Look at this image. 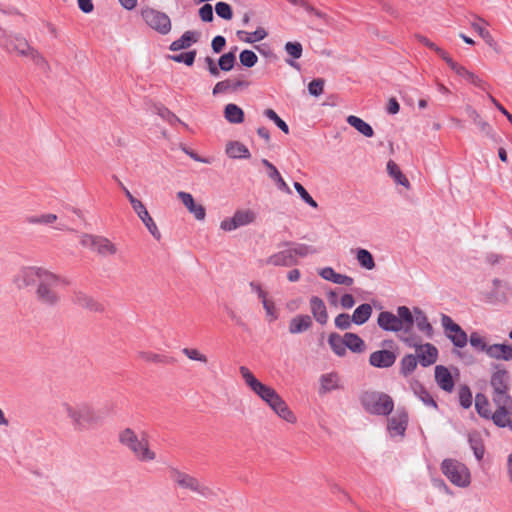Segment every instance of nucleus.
<instances>
[{
    "mask_svg": "<svg viewBox=\"0 0 512 512\" xmlns=\"http://www.w3.org/2000/svg\"><path fill=\"white\" fill-rule=\"evenodd\" d=\"M291 251L294 259L316 253V249L306 244H297L295 247L291 248Z\"/></svg>",
    "mask_w": 512,
    "mask_h": 512,
    "instance_id": "57",
    "label": "nucleus"
},
{
    "mask_svg": "<svg viewBox=\"0 0 512 512\" xmlns=\"http://www.w3.org/2000/svg\"><path fill=\"white\" fill-rule=\"evenodd\" d=\"M48 272L49 270L43 267H23L14 276L13 283L18 289H25L33 285H38Z\"/></svg>",
    "mask_w": 512,
    "mask_h": 512,
    "instance_id": "12",
    "label": "nucleus"
},
{
    "mask_svg": "<svg viewBox=\"0 0 512 512\" xmlns=\"http://www.w3.org/2000/svg\"><path fill=\"white\" fill-rule=\"evenodd\" d=\"M237 36L243 42L254 43L263 40L267 36V32L264 28L259 27L254 32L238 31Z\"/></svg>",
    "mask_w": 512,
    "mask_h": 512,
    "instance_id": "42",
    "label": "nucleus"
},
{
    "mask_svg": "<svg viewBox=\"0 0 512 512\" xmlns=\"http://www.w3.org/2000/svg\"><path fill=\"white\" fill-rule=\"evenodd\" d=\"M416 38L420 43H422L426 47L430 48L431 50L435 51L444 61H446L447 58L450 56L445 50L440 48L438 45H436L434 42L430 41L425 36L416 35Z\"/></svg>",
    "mask_w": 512,
    "mask_h": 512,
    "instance_id": "51",
    "label": "nucleus"
},
{
    "mask_svg": "<svg viewBox=\"0 0 512 512\" xmlns=\"http://www.w3.org/2000/svg\"><path fill=\"white\" fill-rule=\"evenodd\" d=\"M294 188L301 197V199L308 204L309 206L313 208H317L318 204L317 202L310 196V194L306 191V189L303 187L302 184L299 182H294Z\"/></svg>",
    "mask_w": 512,
    "mask_h": 512,
    "instance_id": "56",
    "label": "nucleus"
},
{
    "mask_svg": "<svg viewBox=\"0 0 512 512\" xmlns=\"http://www.w3.org/2000/svg\"><path fill=\"white\" fill-rule=\"evenodd\" d=\"M352 323V317L346 313H341L335 318V326L341 330L349 329Z\"/></svg>",
    "mask_w": 512,
    "mask_h": 512,
    "instance_id": "64",
    "label": "nucleus"
},
{
    "mask_svg": "<svg viewBox=\"0 0 512 512\" xmlns=\"http://www.w3.org/2000/svg\"><path fill=\"white\" fill-rule=\"evenodd\" d=\"M75 301L82 307H86L89 309H96L97 303L88 295L84 293H76Z\"/></svg>",
    "mask_w": 512,
    "mask_h": 512,
    "instance_id": "62",
    "label": "nucleus"
},
{
    "mask_svg": "<svg viewBox=\"0 0 512 512\" xmlns=\"http://www.w3.org/2000/svg\"><path fill=\"white\" fill-rule=\"evenodd\" d=\"M182 353L192 361H198L203 364H207L208 357L201 353L198 349L195 348H184L182 349Z\"/></svg>",
    "mask_w": 512,
    "mask_h": 512,
    "instance_id": "55",
    "label": "nucleus"
},
{
    "mask_svg": "<svg viewBox=\"0 0 512 512\" xmlns=\"http://www.w3.org/2000/svg\"><path fill=\"white\" fill-rule=\"evenodd\" d=\"M141 15L145 23L161 35H167L172 29L170 17L164 12L146 8L142 10Z\"/></svg>",
    "mask_w": 512,
    "mask_h": 512,
    "instance_id": "13",
    "label": "nucleus"
},
{
    "mask_svg": "<svg viewBox=\"0 0 512 512\" xmlns=\"http://www.w3.org/2000/svg\"><path fill=\"white\" fill-rule=\"evenodd\" d=\"M239 372L246 385L269 407L281 397L274 388L260 382L247 367L241 366Z\"/></svg>",
    "mask_w": 512,
    "mask_h": 512,
    "instance_id": "8",
    "label": "nucleus"
},
{
    "mask_svg": "<svg viewBox=\"0 0 512 512\" xmlns=\"http://www.w3.org/2000/svg\"><path fill=\"white\" fill-rule=\"evenodd\" d=\"M270 408L278 415L279 418L286 421L287 423L295 424L297 422L296 415L288 407L282 397L274 402Z\"/></svg>",
    "mask_w": 512,
    "mask_h": 512,
    "instance_id": "26",
    "label": "nucleus"
},
{
    "mask_svg": "<svg viewBox=\"0 0 512 512\" xmlns=\"http://www.w3.org/2000/svg\"><path fill=\"white\" fill-rule=\"evenodd\" d=\"M356 259L359 265L364 269L372 270L376 266L372 254L366 249H358L356 252Z\"/></svg>",
    "mask_w": 512,
    "mask_h": 512,
    "instance_id": "44",
    "label": "nucleus"
},
{
    "mask_svg": "<svg viewBox=\"0 0 512 512\" xmlns=\"http://www.w3.org/2000/svg\"><path fill=\"white\" fill-rule=\"evenodd\" d=\"M377 323L385 331L408 333L413 324V314L406 306L397 308V315L392 312L383 311L378 315Z\"/></svg>",
    "mask_w": 512,
    "mask_h": 512,
    "instance_id": "4",
    "label": "nucleus"
},
{
    "mask_svg": "<svg viewBox=\"0 0 512 512\" xmlns=\"http://www.w3.org/2000/svg\"><path fill=\"white\" fill-rule=\"evenodd\" d=\"M312 319L309 315H296L289 321L288 330L291 334H300L312 327Z\"/></svg>",
    "mask_w": 512,
    "mask_h": 512,
    "instance_id": "24",
    "label": "nucleus"
},
{
    "mask_svg": "<svg viewBox=\"0 0 512 512\" xmlns=\"http://www.w3.org/2000/svg\"><path fill=\"white\" fill-rule=\"evenodd\" d=\"M466 111L468 113V116L480 128V130L482 132H484L492 140L496 141L495 133H494L492 127L490 126V124L488 122H486L485 120H483L481 118L480 114L472 107L468 106L466 108Z\"/></svg>",
    "mask_w": 512,
    "mask_h": 512,
    "instance_id": "32",
    "label": "nucleus"
},
{
    "mask_svg": "<svg viewBox=\"0 0 512 512\" xmlns=\"http://www.w3.org/2000/svg\"><path fill=\"white\" fill-rule=\"evenodd\" d=\"M441 323L446 336L456 347L463 348L466 346L468 341L467 334L451 319V317L443 314L441 317Z\"/></svg>",
    "mask_w": 512,
    "mask_h": 512,
    "instance_id": "15",
    "label": "nucleus"
},
{
    "mask_svg": "<svg viewBox=\"0 0 512 512\" xmlns=\"http://www.w3.org/2000/svg\"><path fill=\"white\" fill-rule=\"evenodd\" d=\"M117 439L136 460L146 463L156 459V453L151 449L149 437L145 432L137 433L133 428L125 427L119 431Z\"/></svg>",
    "mask_w": 512,
    "mask_h": 512,
    "instance_id": "2",
    "label": "nucleus"
},
{
    "mask_svg": "<svg viewBox=\"0 0 512 512\" xmlns=\"http://www.w3.org/2000/svg\"><path fill=\"white\" fill-rule=\"evenodd\" d=\"M487 355L498 360H512V346L508 344L489 345Z\"/></svg>",
    "mask_w": 512,
    "mask_h": 512,
    "instance_id": "28",
    "label": "nucleus"
},
{
    "mask_svg": "<svg viewBox=\"0 0 512 512\" xmlns=\"http://www.w3.org/2000/svg\"><path fill=\"white\" fill-rule=\"evenodd\" d=\"M118 251V246L110 239L104 236H99L98 241L96 242V253L102 257H110L116 255Z\"/></svg>",
    "mask_w": 512,
    "mask_h": 512,
    "instance_id": "30",
    "label": "nucleus"
},
{
    "mask_svg": "<svg viewBox=\"0 0 512 512\" xmlns=\"http://www.w3.org/2000/svg\"><path fill=\"white\" fill-rule=\"evenodd\" d=\"M10 52H16L18 55L29 58L35 65L42 69L48 67V62L36 49L31 47L27 40L22 37H14L9 43L4 44Z\"/></svg>",
    "mask_w": 512,
    "mask_h": 512,
    "instance_id": "10",
    "label": "nucleus"
},
{
    "mask_svg": "<svg viewBox=\"0 0 512 512\" xmlns=\"http://www.w3.org/2000/svg\"><path fill=\"white\" fill-rule=\"evenodd\" d=\"M347 123L355 128L359 133L364 135L365 137H372L374 135L373 128L370 124L365 122L360 117H357L355 115H350L347 117Z\"/></svg>",
    "mask_w": 512,
    "mask_h": 512,
    "instance_id": "36",
    "label": "nucleus"
},
{
    "mask_svg": "<svg viewBox=\"0 0 512 512\" xmlns=\"http://www.w3.org/2000/svg\"><path fill=\"white\" fill-rule=\"evenodd\" d=\"M407 346L415 348V356L423 367L433 365L438 358V350L431 343L418 344L414 337L405 336L400 338Z\"/></svg>",
    "mask_w": 512,
    "mask_h": 512,
    "instance_id": "11",
    "label": "nucleus"
},
{
    "mask_svg": "<svg viewBox=\"0 0 512 512\" xmlns=\"http://www.w3.org/2000/svg\"><path fill=\"white\" fill-rule=\"evenodd\" d=\"M470 345L477 350L484 351L487 353V348L489 345L486 344L484 338L480 336L477 332H473L469 338Z\"/></svg>",
    "mask_w": 512,
    "mask_h": 512,
    "instance_id": "60",
    "label": "nucleus"
},
{
    "mask_svg": "<svg viewBox=\"0 0 512 512\" xmlns=\"http://www.w3.org/2000/svg\"><path fill=\"white\" fill-rule=\"evenodd\" d=\"M387 172L389 176L392 177L397 184L404 186L406 189L410 188L409 180L401 172L399 166L394 161H388Z\"/></svg>",
    "mask_w": 512,
    "mask_h": 512,
    "instance_id": "38",
    "label": "nucleus"
},
{
    "mask_svg": "<svg viewBox=\"0 0 512 512\" xmlns=\"http://www.w3.org/2000/svg\"><path fill=\"white\" fill-rule=\"evenodd\" d=\"M60 282V277L49 271L36 287V299L44 306H57L61 301V296L57 291Z\"/></svg>",
    "mask_w": 512,
    "mask_h": 512,
    "instance_id": "5",
    "label": "nucleus"
},
{
    "mask_svg": "<svg viewBox=\"0 0 512 512\" xmlns=\"http://www.w3.org/2000/svg\"><path fill=\"white\" fill-rule=\"evenodd\" d=\"M257 213L252 209H238L232 217L223 219L220 228L225 232L234 231L240 227L247 226L256 221Z\"/></svg>",
    "mask_w": 512,
    "mask_h": 512,
    "instance_id": "14",
    "label": "nucleus"
},
{
    "mask_svg": "<svg viewBox=\"0 0 512 512\" xmlns=\"http://www.w3.org/2000/svg\"><path fill=\"white\" fill-rule=\"evenodd\" d=\"M216 14L225 20H231L233 17L232 8L226 2H218L215 5Z\"/></svg>",
    "mask_w": 512,
    "mask_h": 512,
    "instance_id": "59",
    "label": "nucleus"
},
{
    "mask_svg": "<svg viewBox=\"0 0 512 512\" xmlns=\"http://www.w3.org/2000/svg\"><path fill=\"white\" fill-rule=\"evenodd\" d=\"M200 36H201L200 32L188 30V31L184 32L183 35L179 39L173 41L170 44L169 49L171 51L187 49L191 45L197 43L200 39Z\"/></svg>",
    "mask_w": 512,
    "mask_h": 512,
    "instance_id": "20",
    "label": "nucleus"
},
{
    "mask_svg": "<svg viewBox=\"0 0 512 512\" xmlns=\"http://www.w3.org/2000/svg\"><path fill=\"white\" fill-rule=\"evenodd\" d=\"M235 63H236V56H235L234 51L223 54L219 58V61H218L220 70L226 71V72L232 70Z\"/></svg>",
    "mask_w": 512,
    "mask_h": 512,
    "instance_id": "50",
    "label": "nucleus"
},
{
    "mask_svg": "<svg viewBox=\"0 0 512 512\" xmlns=\"http://www.w3.org/2000/svg\"><path fill=\"white\" fill-rule=\"evenodd\" d=\"M261 303L263 305V309L265 310L266 319L269 322H274L277 320L279 315L274 300L268 296L265 298V300H262Z\"/></svg>",
    "mask_w": 512,
    "mask_h": 512,
    "instance_id": "49",
    "label": "nucleus"
},
{
    "mask_svg": "<svg viewBox=\"0 0 512 512\" xmlns=\"http://www.w3.org/2000/svg\"><path fill=\"white\" fill-rule=\"evenodd\" d=\"M475 408L481 417H483L485 419H491L494 422L496 410L494 412L491 411L490 403L485 395H483V394L476 395Z\"/></svg>",
    "mask_w": 512,
    "mask_h": 512,
    "instance_id": "33",
    "label": "nucleus"
},
{
    "mask_svg": "<svg viewBox=\"0 0 512 512\" xmlns=\"http://www.w3.org/2000/svg\"><path fill=\"white\" fill-rule=\"evenodd\" d=\"M264 115L271 121H273L276 126L281 129L285 134H288L289 133V127L288 125L285 123V121H283L278 115L277 113L273 110V109H266L264 111Z\"/></svg>",
    "mask_w": 512,
    "mask_h": 512,
    "instance_id": "53",
    "label": "nucleus"
},
{
    "mask_svg": "<svg viewBox=\"0 0 512 512\" xmlns=\"http://www.w3.org/2000/svg\"><path fill=\"white\" fill-rule=\"evenodd\" d=\"M415 393L418 395L419 399L427 406H431L436 408L437 404L433 397L422 387L419 386L418 390L415 389Z\"/></svg>",
    "mask_w": 512,
    "mask_h": 512,
    "instance_id": "63",
    "label": "nucleus"
},
{
    "mask_svg": "<svg viewBox=\"0 0 512 512\" xmlns=\"http://www.w3.org/2000/svg\"><path fill=\"white\" fill-rule=\"evenodd\" d=\"M169 476L174 484L183 490H188L205 498L213 495V491L208 486L204 485L196 477L177 468L170 469Z\"/></svg>",
    "mask_w": 512,
    "mask_h": 512,
    "instance_id": "7",
    "label": "nucleus"
},
{
    "mask_svg": "<svg viewBox=\"0 0 512 512\" xmlns=\"http://www.w3.org/2000/svg\"><path fill=\"white\" fill-rule=\"evenodd\" d=\"M448 66L459 76L463 77L467 81H469L474 86L484 89L486 86V82L481 79L479 76H477L472 71H469L461 64L455 62L450 56L445 61Z\"/></svg>",
    "mask_w": 512,
    "mask_h": 512,
    "instance_id": "16",
    "label": "nucleus"
},
{
    "mask_svg": "<svg viewBox=\"0 0 512 512\" xmlns=\"http://www.w3.org/2000/svg\"><path fill=\"white\" fill-rule=\"evenodd\" d=\"M196 54H197L196 50H192V51L185 52V53L170 55L169 59H171L175 62H178V63H184L187 66H191V65H193V63L195 61Z\"/></svg>",
    "mask_w": 512,
    "mask_h": 512,
    "instance_id": "52",
    "label": "nucleus"
},
{
    "mask_svg": "<svg viewBox=\"0 0 512 512\" xmlns=\"http://www.w3.org/2000/svg\"><path fill=\"white\" fill-rule=\"evenodd\" d=\"M490 384L493 389L492 400L496 409L512 410V397L508 394L509 374L508 371L496 365L491 375Z\"/></svg>",
    "mask_w": 512,
    "mask_h": 512,
    "instance_id": "3",
    "label": "nucleus"
},
{
    "mask_svg": "<svg viewBox=\"0 0 512 512\" xmlns=\"http://www.w3.org/2000/svg\"><path fill=\"white\" fill-rule=\"evenodd\" d=\"M435 380L444 391L451 392L454 388V381L450 371L442 365L435 367Z\"/></svg>",
    "mask_w": 512,
    "mask_h": 512,
    "instance_id": "27",
    "label": "nucleus"
},
{
    "mask_svg": "<svg viewBox=\"0 0 512 512\" xmlns=\"http://www.w3.org/2000/svg\"><path fill=\"white\" fill-rule=\"evenodd\" d=\"M177 198L182 202L185 208L191 213L198 221H203L206 217V210L203 205L196 204L193 196L184 191L177 193Z\"/></svg>",
    "mask_w": 512,
    "mask_h": 512,
    "instance_id": "17",
    "label": "nucleus"
},
{
    "mask_svg": "<svg viewBox=\"0 0 512 512\" xmlns=\"http://www.w3.org/2000/svg\"><path fill=\"white\" fill-rule=\"evenodd\" d=\"M133 210L138 215V217L141 219V221L146 226V228L149 230V232L153 235V237H155L156 239H159L161 234H160L154 220L152 219L149 212L147 211L145 205L142 202H140L133 208Z\"/></svg>",
    "mask_w": 512,
    "mask_h": 512,
    "instance_id": "22",
    "label": "nucleus"
},
{
    "mask_svg": "<svg viewBox=\"0 0 512 512\" xmlns=\"http://www.w3.org/2000/svg\"><path fill=\"white\" fill-rule=\"evenodd\" d=\"M262 164L268 169L269 178H271L272 180H274L277 183L278 188L281 191H284L285 193L290 194L291 190L288 187L287 183L282 178V176L280 175L277 168L272 163H270L267 159H262Z\"/></svg>",
    "mask_w": 512,
    "mask_h": 512,
    "instance_id": "34",
    "label": "nucleus"
},
{
    "mask_svg": "<svg viewBox=\"0 0 512 512\" xmlns=\"http://www.w3.org/2000/svg\"><path fill=\"white\" fill-rule=\"evenodd\" d=\"M319 275L335 284L351 286L354 283V279L350 276L340 274L334 271L331 267H325L319 271Z\"/></svg>",
    "mask_w": 512,
    "mask_h": 512,
    "instance_id": "25",
    "label": "nucleus"
},
{
    "mask_svg": "<svg viewBox=\"0 0 512 512\" xmlns=\"http://www.w3.org/2000/svg\"><path fill=\"white\" fill-rule=\"evenodd\" d=\"M266 262L273 266L290 267L296 265L298 259L293 258L291 248H288L271 255Z\"/></svg>",
    "mask_w": 512,
    "mask_h": 512,
    "instance_id": "21",
    "label": "nucleus"
},
{
    "mask_svg": "<svg viewBox=\"0 0 512 512\" xmlns=\"http://www.w3.org/2000/svg\"><path fill=\"white\" fill-rule=\"evenodd\" d=\"M512 410L506 411L501 408L496 409V415L494 417V424L498 427H509L512 431Z\"/></svg>",
    "mask_w": 512,
    "mask_h": 512,
    "instance_id": "46",
    "label": "nucleus"
},
{
    "mask_svg": "<svg viewBox=\"0 0 512 512\" xmlns=\"http://www.w3.org/2000/svg\"><path fill=\"white\" fill-rule=\"evenodd\" d=\"M443 474L449 481L458 487H468L471 482L469 469L461 462L454 459H445L441 464Z\"/></svg>",
    "mask_w": 512,
    "mask_h": 512,
    "instance_id": "9",
    "label": "nucleus"
},
{
    "mask_svg": "<svg viewBox=\"0 0 512 512\" xmlns=\"http://www.w3.org/2000/svg\"><path fill=\"white\" fill-rule=\"evenodd\" d=\"M225 151L228 157L232 159H248L251 156L248 148L238 141L228 142Z\"/></svg>",
    "mask_w": 512,
    "mask_h": 512,
    "instance_id": "31",
    "label": "nucleus"
},
{
    "mask_svg": "<svg viewBox=\"0 0 512 512\" xmlns=\"http://www.w3.org/2000/svg\"><path fill=\"white\" fill-rule=\"evenodd\" d=\"M309 302L310 310L315 320L321 325L326 324L328 321V313L324 301L317 296H312Z\"/></svg>",
    "mask_w": 512,
    "mask_h": 512,
    "instance_id": "23",
    "label": "nucleus"
},
{
    "mask_svg": "<svg viewBox=\"0 0 512 512\" xmlns=\"http://www.w3.org/2000/svg\"><path fill=\"white\" fill-rule=\"evenodd\" d=\"M360 401L368 413L375 415H388L394 407L392 398L378 391L363 392L360 396Z\"/></svg>",
    "mask_w": 512,
    "mask_h": 512,
    "instance_id": "6",
    "label": "nucleus"
},
{
    "mask_svg": "<svg viewBox=\"0 0 512 512\" xmlns=\"http://www.w3.org/2000/svg\"><path fill=\"white\" fill-rule=\"evenodd\" d=\"M339 388V376L337 373H327L320 377V393H327Z\"/></svg>",
    "mask_w": 512,
    "mask_h": 512,
    "instance_id": "37",
    "label": "nucleus"
},
{
    "mask_svg": "<svg viewBox=\"0 0 512 512\" xmlns=\"http://www.w3.org/2000/svg\"><path fill=\"white\" fill-rule=\"evenodd\" d=\"M239 60L243 66L251 68L257 63L258 57L253 51L246 49L240 53Z\"/></svg>",
    "mask_w": 512,
    "mask_h": 512,
    "instance_id": "54",
    "label": "nucleus"
},
{
    "mask_svg": "<svg viewBox=\"0 0 512 512\" xmlns=\"http://www.w3.org/2000/svg\"><path fill=\"white\" fill-rule=\"evenodd\" d=\"M284 49L293 59H299L302 56L303 48L300 42H287Z\"/></svg>",
    "mask_w": 512,
    "mask_h": 512,
    "instance_id": "58",
    "label": "nucleus"
},
{
    "mask_svg": "<svg viewBox=\"0 0 512 512\" xmlns=\"http://www.w3.org/2000/svg\"><path fill=\"white\" fill-rule=\"evenodd\" d=\"M60 412L76 432H86L101 425L102 417L93 405L82 400H67L60 404Z\"/></svg>",
    "mask_w": 512,
    "mask_h": 512,
    "instance_id": "1",
    "label": "nucleus"
},
{
    "mask_svg": "<svg viewBox=\"0 0 512 512\" xmlns=\"http://www.w3.org/2000/svg\"><path fill=\"white\" fill-rule=\"evenodd\" d=\"M57 215L53 213L31 215L26 218V222L30 225H50L56 222Z\"/></svg>",
    "mask_w": 512,
    "mask_h": 512,
    "instance_id": "45",
    "label": "nucleus"
},
{
    "mask_svg": "<svg viewBox=\"0 0 512 512\" xmlns=\"http://www.w3.org/2000/svg\"><path fill=\"white\" fill-rule=\"evenodd\" d=\"M412 314L414 323L416 324L419 331L423 332L428 338H432L434 333L433 327L428 321V318L425 315V313L419 308H414Z\"/></svg>",
    "mask_w": 512,
    "mask_h": 512,
    "instance_id": "29",
    "label": "nucleus"
},
{
    "mask_svg": "<svg viewBox=\"0 0 512 512\" xmlns=\"http://www.w3.org/2000/svg\"><path fill=\"white\" fill-rule=\"evenodd\" d=\"M487 25L488 23L482 18H477L476 21L471 22L472 29L476 31L489 46H492L494 39L490 32L486 29Z\"/></svg>",
    "mask_w": 512,
    "mask_h": 512,
    "instance_id": "40",
    "label": "nucleus"
},
{
    "mask_svg": "<svg viewBox=\"0 0 512 512\" xmlns=\"http://www.w3.org/2000/svg\"><path fill=\"white\" fill-rule=\"evenodd\" d=\"M346 347L354 353H361L365 350L364 341L355 333H345Z\"/></svg>",
    "mask_w": 512,
    "mask_h": 512,
    "instance_id": "41",
    "label": "nucleus"
},
{
    "mask_svg": "<svg viewBox=\"0 0 512 512\" xmlns=\"http://www.w3.org/2000/svg\"><path fill=\"white\" fill-rule=\"evenodd\" d=\"M328 343L336 355L344 356L346 354L347 347L344 336L341 337L337 333H332L329 336Z\"/></svg>",
    "mask_w": 512,
    "mask_h": 512,
    "instance_id": "43",
    "label": "nucleus"
},
{
    "mask_svg": "<svg viewBox=\"0 0 512 512\" xmlns=\"http://www.w3.org/2000/svg\"><path fill=\"white\" fill-rule=\"evenodd\" d=\"M371 314H372L371 305L367 304V303L361 304L354 310L353 315L351 316L352 321H353V323H355L357 325H362L369 320V318L371 317Z\"/></svg>",
    "mask_w": 512,
    "mask_h": 512,
    "instance_id": "39",
    "label": "nucleus"
},
{
    "mask_svg": "<svg viewBox=\"0 0 512 512\" xmlns=\"http://www.w3.org/2000/svg\"><path fill=\"white\" fill-rule=\"evenodd\" d=\"M408 424V415L405 411H396L388 420V431L391 436H404Z\"/></svg>",
    "mask_w": 512,
    "mask_h": 512,
    "instance_id": "18",
    "label": "nucleus"
},
{
    "mask_svg": "<svg viewBox=\"0 0 512 512\" xmlns=\"http://www.w3.org/2000/svg\"><path fill=\"white\" fill-rule=\"evenodd\" d=\"M396 354L390 350H378L370 354L369 363L377 368H389L396 361Z\"/></svg>",
    "mask_w": 512,
    "mask_h": 512,
    "instance_id": "19",
    "label": "nucleus"
},
{
    "mask_svg": "<svg viewBox=\"0 0 512 512\" xmlns=\"http://www.w3.org/2000/svg\"><path fill=\"white\" fill-rule=\"evenodd\" d=\"M225 119L232 124H240L244 121V112L236 104L229 103L224 108Z\"/></svg>",
    "mask_w": 512,
    "mask_h": 512,
    "instance_id": "35",
    "label": "nucleus"
},
{
    "mask_svg": "<svg viewBox=\"0 0 512 512\" xmlns=\"http://www.w3.org/2000/svg\"><path fill=\"white\" fill-rule=\"evenodd\" d=\"M468 441L475 457L480 461L484 456V445L480 435L478 433H470Z\"/></svg>",
    "mask_w": 512,
    "mask_h": 512,
    "instance_id": "47",
    "label": "nucleus"
},
{
    "mask_svg": "<svg viewBox=\"0 0 512 512\" xmlns=\"http://www.w3.org/2000/svg\"><path fill=\"white\" fill-rule=\"evenodd\" d=\"M418 359L413 354L405 355L400 362V371L404 376L411 374L417 367Z\"/></svg>",
    "mask_w": 512,
    "mask_h": 512,
    "instance_id": "48",
    "label": "nucleus"
},
{
    "mask_svg": "<svg viewBox=\"0 0 512 512\" xmlns=\"http://www.w3.org/2000/svg\"><path fill=\"white\" fill-rule=\"evenodd\" d=\"M325 81L321 78L312 80L308 85V91L312 96L318 97L324 91Z\"/></svg>",
    "mask_w": 512,
    "mask_h": 512,
    "instance_id": "61",
    "label": "nucleus"
}]
</instances>
